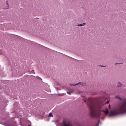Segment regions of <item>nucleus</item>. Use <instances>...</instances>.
I'll list each match as a JSON object with an SVG mask.
<instances>
[{
	"instance_id": "obj_13",
	"label": "nucleus",
	"mask_w": 126,
	"mask_h": 126,
	"mask_svg": "<svg viewBox=\"0 0 126 126\" xmlns=\"http://www.w3.org/2000/svg\"><path fill=\"white\" fill-rule=\"evenodd\" d=\"M67 93L69 94V95H70L71 94V92H67Z\"/></svg>"
},
{
	"instance_id": "obj_12",
	"label": "nucleus",
	"mask_w": 126,
	"mask_h": 126,
	"mask_svg": "<svg viewBox=\"0 0 126 126\" xmlns=\"http://www.w3.org/2000/svg\"><path fill=\"white\" fill-rule=\"evenodd\" d=\"M78 93H82V92L81 91H78Z\"/></svg>"
},
{
	"instance_id": "obj_9",
	"label": "nucleus",
	"mask_w": 126,
	"mask_h": 126,
	"mask_svg": "<svg viewBox=\"0 0 126 126\" xmlns=\"http://www.w3.org/2000/svg\"><path fill=\"white\" fill-rule=\"evenodd\" d=\"M122 85V84H121L119 82L118 83L117 86L118 87H120Z\"/></svg>"
},
{
	"instance_id": "obj_7",
	"label": "nucleus",
	"mask_w": 126,
	"mask_h": 126,
	"mask_svg": "<svg viewBox=\"0 0 126 126\" xmlns=\"http://www.w3.org/2000/svg\"><path fill=\"white\" fill-rule=\"evenodd\" d=\"M79 83H77L76 84H70V85L71 86H74L76 85H77L79 84Z\"/></svg>"
},
{
	"instance_id": "obj_3",
	"label": "nucleus",
	"mask_w": 126,
	"mask_h": 126,
	"mask_svg": "<svg viewBox=\"0 0 126 126\" xmlns=\"http://www.w3.org/2000/svg\"><path fill=\"white\" fill-rule=\"evenodd\" d=\"M115 98H117L120 100H124V101L118 104L116 107V108L119 110H126V99L123 100L121 98L119 95H117L115 96Z\"/></svg>"
},
{
	"instance_id": "obj_2",
	"label": "nucleus",
	"mask_w": 126,
	"mask_h": 126,
	"mask_svg": "<svg viewBox=\"0 0 126 126\" xmlns=\"http://www.w3.org/2000/svg\"><path fill=\"white\" fill-rule=\"evenodd\" d=\"M92 117L99 118L100 116H112L120 114H126V111H90Z\"/></svg>"
},
{
	"instance_id": "obj_15",
	"label": "nucleus",
	"mask_w": 126,
	"mask_h": 126,
	"mask_svg": "<svg viewBox=\"0 0 126 126\" xmlns=\"http://www.w3.org/2000/svg\"><path fill=\"white\" fill-rule=\"evenodd\" d=\"M28 126H31V125H28Z\"/></svg>"
},
{
	"instance_id": "obj_10",
	"label": "nucleus",
	"mask_w": 126,
	"mask_h": 126,
	"mask_svg": "<svg viewBox=\"0 0 126 126\" xmlns=\"http://www.w3.org/2000/svg\"><path fill=\"white\" fill-rule=\"evenodd\" d=\"M86 24V23H83L82 24H79L77 26H82L83 25V24L85 25Z\"/></svg>"
},
{
	"instance_id": "obj_5",
	"label": "nucleus",
	"mask_w": 126,
	"mask_h": 126,
	"mask_svg": "<svg viewBox=\"0 0 126 126\" xmlns=\"http://www.w3.org/2000/svg\"><path fill=\"white\" fill-rule=\"evenodd\" d=\"M78 83H79V84H80L81 85L83 86H85L86 85V84L85 83L79 82Z\"/></svg>"
},
{
	"instance_id": "obj_1",
	"label": "nucleus",
	"mask_w": 126,
	"mask_h": 126,
	"mask_svg": "<svg viewBox=\"0 0 126 126\" xmlns=\"http://www.w3.org/2000/svg\"><path fill=\"white\" fill-rule=\"evenodd\" d=\"M107 99L104 97H99L96 99H93L89 98L87 100H85L84 102H86L88 106L90 109V110H95L100 109L105 103L104 101Z\"/></svg>"
},
{
	"instance_id": "obj_16",
	"label": "nucleus",
	"mask_w": 126,
	"mask_h": 126,
	"mask_svg": "<svg viewBox=\"0 0 126 126\" xmlns=\"http://www.w3.org/2000/svg\"><path fill=\"white\" fill-rule=\"evenodd\" d=\"M108 110V109H106V110Z\"/></svg>"
},
{
	"instance_id": "obj_17",
	"label": "nucleus",
	"mask_w": 126,
	"mask_h": 126,
	"mask_svg": "<svg viewBox=\"0 0 126 126\" xmlns=\"http://www.w3.org/2000/svg\"><path fill=\"white\" fill-rule=\"evenodd\" d=\"M98 125H99V124H98L97 125V126H98Z\"/></svg>"
},
{
	"instance_id": "obj_4",
	"label": "nucleus",
	"mask_w": 126,
	"mask_h": 126,
	"mask_svg": "<svg viewBox=\"0 0 126 126\" xmlns=\"http://www.w3.org/2000/svg\"><path fill=\"white\" fill-rule=\"evenodd\" d=\"M61 126H73L72 124L69 121L64 120L61 124Z\"/></svg>"
},
{
	"instance_id": "obj_11",
	"label": "nucleus",
	"mask_w": 126,
	"mask_h": 126,
	"mask_svg": "<svg viewBox=\"0 0 126 126\" xmlns=\"http://www.w3.org/2000/svg\"><path fill=\"white\" fill-rule=\"evenodd\" d=\"M110 99H109V100H108L107 101V102H106V104H108V103H109V102L110 101Z\"/></svg>"
},
{
	"instance_id": "obj_14",
	"label": "nucleus",
	"mask_w": 126,
	"mask_h": 126,
	"mask_svg": "<svg viewBox=\"0 0 126 126\" xmlns=\"http://www.w3.org/2000/svg\"><path fill=\"white\" fill-rule=\"evenodd\" d=\"M110 108H111L110 106V105H109V109H110Z\"/></svg>"
},
{
	"instance_id": "obj_8",
	"label": "nucleus",
	"mask_w": 126,
	"mask_h": 126,
	"mask_svg": "<svg viewBox=\"0 0 126 126\" xmlns=\"http://www.w3.org/2000/svg\"><path fill=\"white\" fill-rule=\"evenodd\" d=\"M48 116L49 117H53V116L52 115V113H50L48 115Z\"/></svg>"
},
{
	"instance_id": "obj_6",
	"label": "nucleus",
	"mask_w": 126,
	"mask_h": 126,
	"mask_svg": "<svg viewBox=\"0 0 126 126\" xmlns=\"http://www.w3.org/2000/svg\"><path fill=\"white\" fill-rule=\"evenodd\" d=\"M6 2H7L6 4L7 5V6H6V7L4 8V9H7L9 7V5L8 4L7 1Z\"/></svg>"
}]
</instances>
